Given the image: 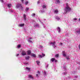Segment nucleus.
<instances>
[{"label":"nucleus","mask_w":80,"mask_h":80,"mask_svg":"<svg viewBox=\"0 0 80 80\" xmlns=\"http://www.w3.org/2000/svg\"><path fill=\"white\" fill-rule=\"evenodd\" d=\"M65 13H66L67 12H69L71 11V8L68 5V4H66V6L64 8Z\"/></svg>","instance_id":"obj_1"},{"label":"nucleus","mask_w":80,"mask_h":80,"mask_svg":"<svg viewBox=\"0 0 80 80\" xmlns=\"http://www.w3.org/2000/svg\"><path fill=\"white\" fill-rule=\"evenodd\" d=\"M47 8V5L46 4H44L42 5V8L41 9V11L42 13H44L45 12V9Z\"/></svg>","instance_id":"obj_2"},{"label":"nucleus","mask_w":80,"mask_h":80,"mask_svg":"<svg viewBox=\"0 0 80 80\" xmlns=\"http://www.w3.org/2000/svg\"><path fill=\"white\" fill-rule=\"evenodd\" d=\"M62 55L64 57H66V59L67 60H70V58L68 57H66V56H67V55L66 54V53H65V52L64 51H63L62 52Z\"/></svg>","instance_id":"obj_3"},{"label":"nucleus","mask_w":80,"mask_h":80,"mask_svg":"<svg viewBox=\"0 0 80 80\" xmlns=\"http://www.w3.org/2000/svg\"><path fill=\"white\" fill-rule=\"evenodd\" d=\"M49 45H51L52 46L54 47V48H55L56 47V45H55V42H50L49 43Z\"/></svg>","instance_id":"obj_4"},{"label":"nucleus","mask_w":80,"mask_h":80,"mask_svg":"<svg viewBox=\"0 0 80 80\" xmlns=\"http://www.w3.org/2000/svg\"><path fill=\"white\" fill-rule=\"evenodd\" d=\"M22 5V4L18 3L16 5V8H20L21 7Z\"/></svg>","instance_id":"obj_5"},{"label":"nucleus","mask_w":80,"mask_h":80,"mask_svg":"<svg viewBox=\"0 0 80 80\" xmlns=\"http://www.w3.org/2000/svg\"><path fill=\"white\" fill-rule=\"evenodd\" d=\"M32 39H33V38H29L28 39V42H29V43H32V41H31V40Z\"/></svg>","instance_id":"obj_6"},{"label":"nucleus","mask_w":80,"mask_h":80,"mask_svg":"<svg viewBox=\"0 0 80 80\" xmlns=\"http://www.w3.org/2000/svg\"><path fill=\"white\" fill-rule=\"evenodd\" d=\"M76 33L78 34H80V28H78L77 29V31L76 32Z\"/></svg>","instance_id":"obj_7"},{"label":"nucleus","mask_w":80,"mask_h":80,"mask_svg":"<svg viewBox=\"0 0 80 80\" xmlns=\"http://www.w3.org/2000/svg\"><path fill=\"white\" fill-rule=\"evenodd\" d=\"M62 67L63 70H66L67 69V68H66V67L65 66V65H62Z\"/></svg>","instance_id":"obj_8"},{"label":"nucleus","mask_w":80,"mask_h":80,"mask_svg":"<svg viewBox=\"0 0 80 80\" xmlns=\"http://www.w3.org/2000/svg\"><path fill=\"white\" fill-rule=\"evenodd\" d=\"M34 27H37L38 28L40 27L39 24H35L34 25Z\"/></svg>","instance_id":"obj_9"},{"label":"nucleus","mask_w":80,"mask_h":80,"mask_svg":"<svg viewBox=\"0 0 80 80\" xmlns=\"http://www.w3.org/2000/svg\"><path fill=\"white\" fill-rule=\"evenodd\" d=\"M7 7L9 8H10L11 7H12V4H8L7 5Z\"/></svg>","instance_id":"obj_10"},{"label":"nucleus","mask_w":80,"mask_h":80,"mask_svg":"<svg viewBox=\"0 0 80 80\" xmlns=\"http://www.w3.org/2000/svg\"><path fill=\"white\" fill-rule=\"evenodd\" d=\"M21 54L23 56H24V55H26V52H25V51H22Z\"/></svg>","instance_id":"obj_11"},{"label":"nucleus","mask_w":80,"mask_h":80,"mask_svg":"<svg viewBox=\"0 0 80 80\" xmlns=\"http://www.w3.org/2000/svg\"><path fill=\"white\" fill-rule=\"evenodd\" d=\"M42 55H39V58H42V57H45V54L42 53Z\"/></svg>","instance_id":"obj_12"},{"label":"nucleus","mask_w":80,"mask_h":80,"mask_svg":"<svg viewBox=\"0 0 80 80\" xmlns=\"http://www.w3.org/2000/svg\"><path fill=\"white\" fill-rule=\"evenodd\" d=\"M55 19H56L57 20H58V21H59V20H60V18L58 17V16H56L55 17Z\"/></svg>","instance_id":"obj_13"},{"label":"nucleus","mask_w":80,"mask_h":80,"mask_svg":"<svg viewBox=\"0 0 80 80\" xmlns=\"http://www.w3.org/2000/svg\"><path fill=\"white\" fill-rule=\"evenodd\" d=\"M28 78L33 79V76L32 75H28Z\"/></svg>","instance_id":"obj_14"},{"label":"nucleus","mask_w":80,"mask_h":80,"mask_svg":"<svg viewBox=\"0 0 80 80\" xmlns=\"http://www.w3.org/2000/svg\"><path fill=\"white\" fill-rule=\"evenodd\" d=\"M23 18L24 20H25V21H26V15H25V14H23Z\"/></svg>","instance_id":"obj_15"},{"label":"nucleus","mask_w":80,"mask_h":80,"mask_svg":"<svg viewBox=\"0 0 80 80\" xmlns=\"http://www.w3.org/2000/svg\"><path fill=\"white\" fill-rule=\"evenodd\" d=\"M25 25V24H19V27H23Z\"/></svg>","instance_id":"obj_16"},{"label":"nucleus","mask_w":80,"mask_h":80,"mask_svg":"<svg viewBox=\"0 0 80 80\" xmlns=\"http://www.w3.org/2000/svg\"><path fill=\"white\" fill-rule=\"evenodd\" d=\"M57 30L58 31V32L59 33H60V31H61V30H60V27H58L57 28Z\"/></svg>","instance_id":"obj_17"},{"label":"nucleus","mask_w":80,"mask_h":80,"mask_svg":"<svg viewBox=\"0 0 80 80\" xmlns=\"http://www.w3.org/2000/svg\"><path fill=\"white\" fill-rule=\"evenodd\" d=\"M29 58H30V56H27L25 57V59H26V60H29Z\"/></svg>","instance_id":"obj_18"},{"label":"nucleus","mask_w":80,"mask_h":80,"mask_svg":"<svg viewBox=\"0 0 80 80\" xmlns=\"http://www.w3.org/2000/svg\"><path fill=\"white\" fill-rule=\"evenodd\" d=\"M56 1V3H57L58 4H59V3H60V0H55Z\"/></svg>","instance_id":"obj_19"},{"label":"nucleus","mask_w":80,"mask_h":80,"mask_svg":"<svg viewBox=\"0 0 80 80\" xmlns=\"http://www.w3.org/2000/svg\"><path fill=\"white\" fill-rule=\"evenodd\" d=\"M54 12L55 13H57L58 12V11L57 9H55Z\"/></svg>","instance_id":"obj_20"},{"label":"nucleus","mask_w":80,"mask_h":80,"mask_svg":"<svg viewBox=\"0 0 80 80\" xmlns=\"http://www.w3.org/2000/svg\"><path fill=\"white\" fill-rule=\"evenodd\" d=\"M55 58H52L51 59V61L52 62H53L55 61Z\"/></svg>","instance_id":"obj_21"},{"label":"nucleus","mask_w":80,"mask_h":80,"mask_svg":"<svg viewBox=\"0 0 80 80\" xmlns=\"http://www.w3.org/2000/svg\"><path fill=\"white\" fill-rule=\"evenodd\" d=\"M27 52L28 55H30V54H31V53H32L30 51H28Z\"/></svg>","instance_id":"obj_22"},{"label":"nucleus","mask_w":80,"mask_h":80,"mask_svg":"<svg viewBox=\"0 0 80 80\" xmlns=\"http://www.w3.org/2000/svg\"><path fill=\"white\" fill-rule=\"evenodd\" d=\"M20 8H21V11H23V6H22H22Z\"/></svg>","instance_id":"obj_23"},{"label":"nucleus","mask_w":80,"mask_h":80,"mask_svg":"<svg viewBox=\"0 0 80 80\" xmlns=\"http://www.w3.org/2000/svg\"><path fill=\"white\" fill-rule=\"evenodd\" d=\"M8 11L11 13H13V10H11L10 9H9Z\"/></svg>","instance_id":"obj_24"},{"label":"nucleus","mask_w":80,"mask_h":80,"mask_svg":"<svg viewBox=\"0 0 80 80\" xmlns=\"http://www.w3.org/2000/svg\"><path fill=\"white\" fill-rule=\"evenodd\" d=\"M28 10H29V8L28 7H26V8L25 11L26 12L28 11Z\"/></svg>","instance_id":"obj_25"},{"label":"nucleus","mask_w":80,"mask_h":80,"mask_svg":"<svg viewBox=\"0 0 80 80\" xmlns=\"http://www.w3.org/2000/svg\"><path fill=\"white\" fill-rule=\"evenodd\" d=\"M32 57H36V55L33 53L32 54Z\"/></svg>","instance_id":"obj_26"},{"label":"nucleus","mask_w":80,"mask_h":80,"mask_svg":"<svg viewBox=\"0 0 80 80\" xmlns=\"http://www.w3.org/2000/svg\"><path fill=\"white\" fill-rule=\"evenodd\" d=\"M36 62L37 65H39V63H40V61H36Z\"/></svg>","instance_id":"obj_27"},{"label":"nucleus","mask_w":80,"mask_h":80,"mask_svg":"<svg viewBox=\"0 0 80 80\" xmlns=\"http://www.w3.org/2000/svg\"><path fill=\"white\" fill-rule=\"evenodd\" d=\"M44 75H47V72H46V71L45 70L44 71Z\"/></svg>","instance_id":"obj_28"},{"label":"nucleus","mask_w":80,"mask_h":80,"mask_svg":"<svg viewBox=\"0 0 80 80\" xmlns=\"http://www.w3.org/2000/svg\"><path fill=\"white\" fill-rule=\"evenodd\" d=\"M59 56V55L58 54H56L55 56V57H56V58H58V57Z\"/></svg>","instance_id":"obj_29"},{"label":"nucleus","mask_w":80,"mask_h":80,"mask_svg":"<svg viewBox=\"0 0 80 80\" xmlns=\"http://www.w3.org/2000/svg\"><path fill=\"white\" fill-rule=\"evenodd\" d=\"M32 16L33 17H34L35 16V13H33L32 14Z\"/></svg>","instance_id":"obj_30"},{"label":"nucleus","mask_w":80,"mask_h":80,"mask_svg":"<svg viewBox=\"0 0 80 80\" xmlns=\"http://www.w3.org/2000/svg\"><path fill=\"white\" fill-rule=\"evenodd\" d=\"M27 70H29V71L30 70V68L27 67L26 68Z\"/></svg>","instance_id":"obj_31"},{"label":"nucleus","mask_w":80,"mask_h":80,"mask_svg":"<svg viewBox=\"0 0 80 80\" xmlns=\"http://www.w3.org/2000/svg\"><path fill=\"white\" fill-rule=\"evenodd\" d=\"M21 47V45H18L17 46V47L18 48H20Z\"/></svg>","instance_id":"obj_32"},{"label":"nucleus","mask_w":80,"mask_h":80,"mask_svg":"<svg viewBox=\"0 0 80 80\" xmlns=\"http://www.w3.org/2000/svg\"><path fill=\"white\" fill-rule=\"evenodd\" d=\"M23 63H24V65H28V62H23Z\"/></svg>","instance_id":"obj_33"},{"label":"nucleus","mask_w":80,"mask_h":80,"mask_svg":"<svg viewBox=\"0 0 80 80\" xmlns=\"http://www.w3.org/2000/svg\"><path fill=\"white\" fill-rule=\"evenodd\" d=\"M48 64H47L46 65V68H48Z\"/></svg>","instance_id":"obj_34"},{"label":"nucleus","mask_w":80,"mask_h":80,"mask_svg":"<svg viewBox=\"0 0 80 80\" xmlns=\"http://www.w3.org/2000/svg\"><path fill=\"white\" fill-rule=\"evenodd\" d=\"M28 1H27L25 2V5H27V4H28Z\"/></svg>","instance_id":"obj_35"},{"label":"nucleus","mask_w":80,"mask_h":80,"mask_svg":"<svg viewBox=\"0 0 80 80\" xmlns=\"http://www.w3.org/2000/svg\"><path fill=\"white\" fill-rule=\"evenodd\" d=\"M74 78H78V76H74Z\"/></svg>","instance_id":"obj_36"},{"label":"nucleus","mask_w":80,"mask_h":80,"mask_svg":"<svg viewBox=\"0 0 80 80\" xmlns=\"http://www.w3.org/2000/svg\"><path fill=\"white\" fill-rule=\"evenodd\" d=\"M63 75H66V74H67V72H63V73H62Z\"/></svg>","instance_id":"obj_37"},{"label":"nucleus","mask_w":80,"mask_h":80,"mask_svg":"<svg viewBox=\"0 0 80 80\" xmlns=\"http://www.w3.org/2000/svg\"><path fill=\"white\" fill-rule=\"evenodd\" d=\"M40 1H38L37 2L38 4H39V3H40Z\"/></svg>","instance_id":"obj_38"},{"label":"nucleus","mask_w":80,"mask_h":80,"mask_svg":"<svg viewBox=\"0 0 80 80\" xmlns=\"http://www.w3.org/2000/svg\"><path fill=\"white\" fill-rule=\"evenodd\" d=\"M0 1L2 3H3V0H0Z\"/></svg>","instance_id":"obj_39"},{"label":"nucleus","mask_w":80,"mask_h":80,"mask_svg":"<svg viewBox=\"0 0 80 80\" xmlns=\"http://www.w3.org/2000/svg\"><path fill=\"white\" fill-rule=\"evenodd\" d=\"M74 20H77V18H75L73 19Z\"/></svg>","instance_id":"obj_40"},{"label":"nucleus","mask_w":80,"mask_h":80,"mask_svg":"<svg viewBox=\"0 0 80 80\" xmlns=\"http://www.w3.org/2000/svg\"><path fill=\"white\" fill-rule=\"evenodd\" d=\"M78 48H79V50H80V44H79V45H78Z\"/></svg>","instance_id":"obj_41"},{"label":"nucleus","mask_w":80,"mask_h":80,"mask_svg":"<svg viewBox=\"0 0 80 80\" xmlns=\"http://www.w3.org/2000/svg\"><path fill=\"white\" fill-rule=\"evenodd\" d=\"M21 1L22 3H23V0H21Z\"/></svg>","instance_id":"obj_42"},{"label":"nucleus","mask_w":80,"mask_h":80,"mask_svg":"<svg viewBox=\"0 0 80 80\" xmlns=\"http://www.w3.org/2000/svg\"><path fill=\"white\" fill-rule=\"evenodd\" d=\"M18 55H19V54H16V57H18Z\"/></svg>","instance_id":"obj_43"},{"label":"nucleus","mask_w":80,"mask_h":80,"mask_svg":"<svg viewBox=\"0 0 80 80\" xmlns=\"http://www.w3.org/2000/svg\"><path fill=\"white\" fill-rule=\"evenodd\" d=\"M40 47L41 48H43V46H40Z\"/></svg>","instance_id":"obj_44"},{"label":"nucleus","mask_w":80,"mask_h":80,"mask_svg":"<svg viewBox=\"0 0 80 80\" xmlns=\"http://www.w3.org/2000/svg\"><path fill=\"white\" fill-rule=\"evenodd\" d=\"M37 73H38V74H40V72L39 71H38Z\"/></svg>","instance_id":"obj_45"},{"label":"nucleus","mask_w":80,"mask_h":80,"mask_svg":"<svg viewBox=\"0 0 80 80\" xmlns=\"http://www.w3.org/2000/svg\"><path fill=\"white\" fill-rule=\"evenodd\" d=\"M54 61H55V62H57V60H54Z\"/></svg>","instance_id":"obj_46"},{"label":"nucleus","mask_w":80,"mask_h":80,"mask_svg":"<svg viewBox=\"0 0 80 80\" xmlns=\"http://www.w3.org/2000/svg\"><path fill=\"white\" fill-rule=\"evenodd\" d=\"M36 77H38V74H37L36 75Z\"/></svg>","instance_id":"obj_47"},{"label":"nucleus","mask_w":80,"mask_h":80,"mask_svg":"<svg viewBox=\"0 0 80 80\" xmlns=\"http://www.w3.org/2000/svg\"><path fill=\"white\" fill-rule=\"evenodd\" d=\"M78 21H80V18H79L78 19Z\"/></svg>","instance_id":"obj_48"},{"label":"nucleus","mask_w":80,"mask_h":80,"mask_svg":"<svg viewBox=\"0 0 80 80\" xmlns=\"http://www.w3.org/2000/svg\"><path fill=\"white\" fill-rule=\"evenodd\" d=\"M61 45H63V43H61Z\"/></svg>","instance_id":"obj_49"},{"label":"nucleus","mask_w":80,"mask_h":80,"mask_svg":"<svg viewBox=\"0 0 80 80\" xmlns=\"http://www.w3.org/2000/svg\"><path fill=\"white\" fill-rule=\"evenodd\" d=\"M43 27H44V28H45V26H43Z\"/></svg>","instance_id":"obj_50"},{"label":"nucleus","mask_w":80,"mask_h":80,"mask_svg":"<svg viewBox=\"0 0 80 80\" xmlns=\"http://www.w3.org/2000/svg\"><path fill=\"white\" fill-rule=\"evenodd\" d=\"M33 22H35V21H33Z\"/></svg>","instance_id":"obj_51"},{"label":"nucleus","mask_w":80,"mask_h":80,"mask_svg":"<svg viewBox=\"0 0 80 80\" xmlns=\"http://www.w3.org/2000/svg\"><path fill=\"white\" fill-rule=\"evenodd\" d=\"M79 65H80V62L79 63Z\"/></svg>","instance_id":"obj_52"},{"label":"nucleus","mask_w":80,"mask_h":80,"mask_svg":"<svg viewBox=\"0 0 80 80\" xmlns=\"http://www.w3.org/2000/svg\"><path fill=\"white\" fill-rule=\"evenodd\" d=\"M41 23H42V22H41Z\"/></svg>","instance_id":"obj_53"}]
</instances>
